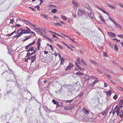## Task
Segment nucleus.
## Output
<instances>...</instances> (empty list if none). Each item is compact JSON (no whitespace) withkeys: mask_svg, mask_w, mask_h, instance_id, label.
Listing matches in <instances>:
<instances>
[{"mask_svg":"<svg viewBox=\"0 0 123 123\" xmlns=\"http://www.w3.org/2000/svg\"><path fill=\"white\" fill-rule=\"evenodd\" d=\"M9 81V84H8L7 86L11 87L15 86L16 85V83L17 82H15L14 80L12 79V77Z\"/></svg>","mask_w":123,"mask_h":123,"instance_id":"obj_1","label":"nucleus"},{"mask_svg":"<svg viewBox=\"0 0 123 123\" xmlns=\"http://www.w3.org/2000/svg\"><path fill=\"white\" fill-rule=\"evenodd\" d=\"M85 12V10L83 9H79L77 11V13L78 15H82Z\"/></svg>","mask_w":123,"mask_h":123,"instance_id":"obj_2","label":"nucleus"},{"mask_svg":"<svg viewBox=\"0 0 123 123\" xmlns=\"http://www.w3.org/2000/svg\"><path fill=\"white\" fill-rule=\"evenodd\" d=\"M8 70L9 71H10L11 73H10V79L11 78V77L12 76L14 77V79H15V80H16V76L15 75L14 73H13V71L10 68V69H9Z\"/></svg>","mask_w":123,"mask_h":123,"instance_id":"obj_3","label":"nucleus"},{"mask_svg":"<svg viewBox=\"0 0 123 123\" xmlns=\"http://www.w3.org/2000/svg\"><path fill=\"white\" fill-rule=\"evenodd\" d=\"M88 16L91 18H92L94 16L93 13L90 10H89L88 11Z\"/></svg>","mask_w":123,"mask_h":123,"instance_id":"obj_4","label":"nucleus"},{"mask_svg":"<svg viewBox=\"0 0 123 123\" xmlns=\"http://www.w3.org/2000/svg\"><path fill=\"white\" fill-rule=\"evenodd\" d=\"M73 67V65L71 63H70L69 65L67 67V68L65 69L66 71H68Z\"/></svg>","mask_w":123,"mask_h":123,"instance_id":"obj_5","label":"nucleus"},{"mask_svg":"<svg viewBox=\"0 0 123 123\" xmlns=\"http://www.w3.org/2000/svg\"><path fill=\"white\" fill-rule=\"evenodd\" d=\"M119 116L121 118H122L121 120V121H122L123 119V110H121L120 111L119 114Z\"/></svg>","mask_w":123,"mask_h":123,"instance_id":"obj_6","label":"nucleus"},{"mask_svg":"<svg viewBox=\"0 0 123 123\" xmlns=\"http://www.w3.org/2000/svg\"><path fill=\"white\" fill-rule=\"evenodd\" d=\"M114 24L116 25L117 27L119 28L120 30L122 29V27L119 24H117L116 22H114Z\"/></svg>","mask_w":123,"mask_h":123,"instance_id":"obj_7","label":"nucleus"},{"mask_svg":"<svg viewBox=\"0 0 123 123\" xmlns=\"http://www.w3.org/2000/svg\"><path fill=\"white\" fill-rule=\"evenodd\" d=\"M119 107L120 108H121L123 106V100L119 102Z\"/></svg>","mask_w":123,"mask_h":123,"instance_id":"obj_8","label":"nucleus"},{"mask_svg":"<svg viewBox=\"0 0 123 123\" xmlns=\"http://www.w3.org/2000/svg\"><path fill=\"white\" fill-rule=\"evenodd\" d=\"M84 78L86 80H89L90 78V77L89 75H85L84 76Z\"/></svg>","mask_w":123,"mask_h":123,"instance_id":"obj_9","label":"nucleus"},{"mask_svg":"<svg viewBox=\"0 0 123 123\" xmlns=\"http://www.w3.org/2000/svg\"><path fill=\"white\" fill-rule=\"evenodd\" d=\"M114 110L116 112H119L120 110L119 107H118L117 105L115 107Z\"/></svg>","mask_w":123,"mask_h":123,"instance_id":"obj_10","label":"nucleus"},{"mask_svg":"<svg viewBox=\"0 0 123 123\" xmlns=\"http://www.w3.org/2000/svg\"><path fill=\"white\" fill-rule=\"evenodd\" d=\"M52 102L54 104H55L57 105H58V104H59V103L54 99H53V100Z\"/></svg>","mask_w":123,"mask_h":123,"instance_id":"obj_11","label":"nucleus"},{"mask_svg":"<svg viewBox=\"0 0 123 123\" xmlns=\"http://www.w3.org/2000/svg\"><path fill=\"white\" fill-rule=\"evenodd\" d=\"M107 6L109 7L110 8H111L112 9H115L116 8L114 6H111L110 4H107Z\"/></svg>","mask_w":123,"mask_h":123,"instance_id":"obj_12","label":"nucleus"},{"mask_svg":"<svg viewBox=\"0 0 123 123\" xmlns=\"http://www.w3.org/2000/svg\"><path fill=\"white\" fill-rule=\"evenodd\" d=\"M22 31L23 32H22L23 34L28 33H29L28 32V30H25L24 29H23Z\"/></svg>","mask_w":123,"mask_h":123,"instance_id":"obj_13","label":"nucleus"},{"mask_svg":"<svg viewBox=\"0 0 123 123\" xmlns=\"http://www.w3.org/2000/svg\"><path fill=\"white\" fill-rule=\"evenodd\" d=\"M108 34L109 35L112 37L115 36L116 35L115 34L113 33H112L111 32H108Z\"/></svg>","mask_w":123,"mask_h":123,"instance_id":"obj_14","label":"nucleus"},{"mask_svg":"<svg viewBox=\"0 0 123 123\" xmlns=\"http://www.w3.org/2000/svg\"><path fill=\"white\" fill-rule=\"evenodd\" d=\"M61 33V34L62 35H63L64 36L66 37H67L70 40H71L73 42H75V43H77V42H75V41H73V40L71 38H70V37L69 36H67L66 35H64V34H63L62 33Z\"/></svg>","mask_w":123,"mask_h":123,"instance_id":"obj_15","label":"nucleus"},{"mask_svg":"<svg viewBox=\"0 0 123 123\" xmlns=\"http://www.w3.org/2000/svg\"><path fill=\"white\" fill-rule=\"evenodd\" d=\"M36 55H35L34 56H33V57L32 58V60L31 61V62H34V61L35 60L36 57Z\"/></svg>","mask_w":123,"mask_h":123,"instance_id":"obj_16","label":"nucleus"},{"mask_svg":"<svg viewBox=\"0 0 123 123\" xmlns=\"http://www.w3.org/2000/svg\"><path fill=\"white\" fill-rule=\"evenodd\" d=\"M49 31L51 33H54L55 35H58L59 36H60V37H62L61 36V35H59L57 33H55V32H52V31Z\"/></svg>","mask_w":123,"mask_h":123,"instance_id":"obj_17","label":"nucleus"},{"mask_svg":"<svg viewBox=\"0 0 123 123\" xmlns=\"http://www.w3.org/2000/svg\"><path fill=\"white\" fill-rule=\"evenodd\" d=\"M57 11V10L55 9H53L52 10H51V12L53 13H56Z\"/></svg>","mask_w":123,"mask_h":123,"instance_id":"obj_18","label":"nucleus"},{"mask_svg":"<svg viewBox=\"0 0 123 123\" xmlns=\"http://www.w3.org/2000/svg\"><path fill=\"white\" fill-rule=\"evenodd\" d=\"M65 59H63L62 58V59H61V62L60 64H62L63 63H64V62Z\"/></svg>","mask_w":123,"mask_h":123,"instance_id":"obj_19","label":"nucleus"},{"mask_svg":"<svg viewBox=\"0 0 123 123\" xmlns=\"http://www.w3.org/2000/svg\"><path fill=\"white\" fill-rule=\"evenodd\" d=\"M90 62L91 63L94 64V65H95L97 63L96 62H94L93 60H90Z\"/></svg>","mask_w":123,"mask_h":123,"instance_id":"obj_20","label":"nucleus"},{"mask_svg":"<svg viewBox=\"0 0 123 123\" xmlns=\"http://www.w3.org/2000/svg\"><path fill=\"white\" fill-rule=\"evenodd\" d=\"M98 81V80H94L92 84V86H94Z\"/></svg>","mask_w":123,"mask_h":123,"instance_id":"obj_21","label":"nucleus"},{"mask_svg":"<svg viewBox=\"0 0 123 123\" xmlns=\"http://www.w3.org/2000/svg\"><path fill=\"white\" fill-rule=\"evenodd\" d=\"M63 86V85H62L61 86V88L60 89V90H58L59 91H55V92L56 93H60V92H61V91L60 92H59L60 91H61V90H62V86Z\"/></svg>","mask_w":123,"mask_h":123,"instance_id":"obj_22","label":"nucleus"},{"mask_svg":"<svg viewBox=\"0 0 123 123\" xmlns=\"http://www.w3.org/2000/svg\"><path fill=\"white\" fill-rule=\"evenodd\" d=\"M99 18H100V20H101L104 23H105V20L102 18V17L101 16H99Z\"/></svg>","mask_w":123,"mask_h":123,"instance_id":"obj_23","label":"nucleus"},{"mask_svg":"<svg viewBox=\"0 0 123 123\" xmlns=\"http://www.w3.org/2000/svg\"><path fill=\"white\" fill-rule=\"evenodd\" d=\"M106 94L110 96L111 94V91L107 92L106 93Z\"/></svg>","mask_w":123,"mask_h":123,"instance_id":"obj_24","label":"nucleus"},{"mask_svg":"<svg viewBox=\"0 0 123 123\" xmlns=\"http://www.w3.org/2000/svg\"><path fill=\"white\" fill-rule=\"evenodd\" d=\"M114 48L117 51L118 50V48L117 45L116 44H115L114 45Z\"/></svg>","mask_w":123,"mask_h":123,"instance_id":"obj_25","label":"nucleus"},{"mask_svg":"<svg viewBox=\"0 0 123 123\" xmlns=\"http://www.w3.org/2000/svg\"><path fill=\"white\" fill-rule=\"evenodd\" d=\"M45 110L46 111L50 112H51L52 111L50 109H49V108L47 107L46 108V109Z\"/></svg>","mask_w":123,"mask_h":123,"instance_id":"obj_26","label":"nucleus"},{"mask_svg":"<svg viewBox=\"0 0 123 123\" xmlns=\"http://www.w3.org/2000/svg\"><path fill=\"white\" fill-rule=\"evenodd\" d=\"M73 4L74 6H77V3L75 2L74 1H73Z\"/></svg>","mask_w":123,"mask_h":123,"instance_id":"obj_27","label":"nucleus"},{"mask_svg":"<svg viewBox=\"0 0 123 123\" xmlns=\"http://www.w3.org/2000/svg\"><path fill=\"white\" fill-rule=\"evenodd\" d=\"M41 15L43 16L44 17V18H45L47 19H48V17L47 15H45L44 14H41Z\"/></svg>","mask_w":123,"mask_h":123,"instance_id":"obj_28","label":"nucleus"},{"mask_svg":"<svg viewBox=\"0 0 123 123\" xmlns=\"http://www.w3.org/2000/svg\"><path fill=\"white\" fill-rule=\"evenodd\" d=\"M29 23H30V25H31V26H33V28L35 29H37L36 28V25H34L33 24H31V23L29 22Z\"/></svg>","mask_w":123,"mask_h":123,"instance_id":"obj_29","label":"nucleus"},{"mask_svg":"<svg viewBox=\"0 0 123 123\" xmlns=\"http://www.w3.org/2000/svg\"><path fill=\"white\" fill-rule=\"evenodd\" d=\"M54 24H55V25L59 26H61V24L59 23H55Z\"/></svg>","mask_w":123,"mask_h":123,"instance_id":"obj_30","label":"nucleus"},{"mask_svg":"<svg viewBox=\"0 0 123 123\" xmlns=\"http://www.w3.org/2000/svg\"><path fill=\"white\" fill-rule=\"evenodd\" d=\"M61 17L62 18H63L64 20H67V18H66L65 16H63V15H61Z\"/></svg>","mask_w":123,"mask_h":123,"instance_id":"obj_31","label":"nucleus"},{"mask_svg":"<svg viewBox=\"0 0 123 123\" xmlns=\"http://www.w3.org/2000/svg\"><path fill=\"white\" fill-rule=\"evenodd\" d=\"M31 37V36H30L28 37L26 39H25L23 40V41H25L27 39H29V38L30 37Z\"/></svg>","mask_w":123,"mask_h":123,"instance_id":"obj_32","label":"nucleus"},{"mask_svg":"<svg viewBox=\"0 0 123 123\" xmlns=\"http://www.w3.org/2000/svg\"><path fill=\"white\" fill-rule=\"evenodd\" d=\"M97 71L100 74H101L103 72H102V71H100L99 69H98V68L97 69Z\"/></svg>","mask_w":123,"mask_h":123,"instance_id":"obj_33","label":"nucleus"},{"mask_svg":"<svg viewBox=\"0 0 123 123\" xmlns=\"http://www.w3.org/2000/svg\"><path fill=\"white\" fill-rule=\"evenodd\" d=\"M29 49L30 51H32L34 50V47H31Z\"/></svg>","mask_w":123,"mask_h":123,"instance_id":"obj_34","label":"nucleus"},{"mask_svg":"<svg viewBox=\"0 0 123 123\" xmlns=\"http://www.w3.org/2000/svg\"><path fill=\"white\" fill-rule=\"evenodd\" d=\"M47 45H48L50 47L51 49L53 51V48H52V46L51 45H50L48 43H47Z\"/></svg>","mask_w":123,"mask_h":123,"instance_id":"obj_35","label":"nucleus"},{"mask_svg":"<svg viewBox=\"0 0 123 123\" xmlns=\"http://www.w3.org/2000/svg\"><path fill=\"white\" fill-rule=\"evenodd\" d=\"M22 32V31H21V32L19 33L17 35L18 37H20L21 35L23 34Z\"/></svg>","mask_w":123,"mask_h":123,"instance_id":"obj_36","label":"nucleus"},{"mask_svg":"<svg viewBox=\"0 0 123 123\" xmlns=\"http://www.w3.org/2000/svg\"><path fill=\"white\" fill-rule=\"evenodd\" d=\"M65 101H66V103L68 102L70 103L71 102H73V100L72 99L69 100H66Z\"/></svg>","mask_w":123,"mask_h":123,"instance_id":"obj_37","label":"nucleus"},{"mask_svg":"<svg viewBox=\"0 0 123 123\" xmlns=\"http://www.w3.org/2000/svg\"><path fill=\"white\" fill-rule=\"evenodd\" d=\"M70 106L71 107H71V108L72 109V108H73L74 107V104H71Z\"/></svg>","mask_w":123,"mask_h":123,"instance_id":"obj_38","label":"nucleus"},{"mask_svg":"<svg viewBox=\"0 0 123 123\" xmlns=\"http://www.w3.org/2000/svg\"><path fill=\"white\" fill-rule=\"evenodd\" d=\"M117 88L119 90H121L123 91V89L122 88L119 86H118L117 87Z\"/></svg>","mask_w":123,"mask_h":123,"instance_id":"obj_39","label":"nucleus"},{"mask_svg":"<svg viewBox=\"0 0 123 123\" xmlns=\"http://www.w3.org/2000/svg\"><path fill=\"white\" fill-rule=\"evenodd\" d=\"M76 74L77 75H82L83 74H82L80 72H77L76 73Z\"/></svg>","mask_w":123,"mask_h":123,"instance_id":"obj_40","label":"nucleus"},{"mask_svg":"<svg viewBox=\"0 0 123 123\" xmlns=\"http://www.w3.org/2000/svg\"><path fill=\"white\" fill-rule=\"evenodd\" d=\"M30 47V46H29V45L28 44V45H27V46H26L25 47V49H28V48H29Z\"/></svg>","mask_w":123,"mask_h":123,"instance_id":"obj_41","label":"nucleus"},{"mask_svg":"<svg viewBox=\"0 0 123 123\" xmlns=\"http://www.w3.org/2000/svg\"><path fill=\"white\" fill-rule=\"evenodd\" d=\"M49 7L51 8H52V7H56V6L55 5H50L49 6Z\"/></svg>","mask_w":123,"mask_h":123,"instance_id":"obj_42","label":"nucleus"},{"mask_svg":"<svg viewBox=\"0 0 123 123\" xmlns=\"http://www.w3.org/2000/svg\"><path fill=\"white\" fill-rule=\"evenodd\" d=\"M64 109L66 110H68L69 109H71V107H67L65 108Z\"/></svg>","mask_w":123,"mask_h":123,"instance_id":"obj_43","label":"nucleus"},{"mask_svg":"<svg viewBox=\"0 0 123 123\" xmlns=\"http://www.w3.org/2000/svg\"><path fill=\"white\" fill-rule=\"evenodd\" d=\"M35 41H33L32 43H31L30 44H29V46H31L33 44H35Z\"/></svg>","mask_w":123,"mask_h":123,"instance_id":"obj_44","label":"nucleus"},{"mask_svg":"<svg viewBox=\"0 0 123 123\" xmlns=\"http://www.w3.org/2000/svg\"><path fill=\"white\" fill-rule=\"evenodd\" d=\"M113 98L115 100H116L117 98V95H115L113 97Z\"/></svg>","mask_w":123,"mask_h":123,"instance_id":"obj_45","label":"nucleus"},{"mask_svg":"<svg viewBox=\"0 0 123 123\" xmlns=\"http://www.w3.org/2000/svg\"><path fill=\"white\" fill-rule=\"evenodd\" d=\"M57 46L60 49H62L63 48V47L61 45H60L58 44H57Z\"/></svg>","mask_w":123,"mask_h":123,"instance_id":"obj_46","label":"nucleus"},{"mask_svg":"<svg viewBox=\"0 0 123 123\" xmlns=\"http://www.w3.org/2000/svg\"><path fill=\"white\" fill-rule=\"evenodd\" d=\"M85 114H88L89 113L88 111L86 110L84 112Z\"/></svg>","mask_w":123,"mask_h":123,"instance_id":"obj_47","label":"nucleus"},{"mask_svg":"<svg viewBox=\"0 0 123 123\" xmlns=\"http://www.w3.org/2000/svg\"><path fill=\"white\" fill-rule=\"evenodd\" d=\"M33 56H30V57H29L28 58V59H30V60H31V61L32 60V58L33 57Z\"/></svg>","mask_w":123,"mask_h":123,"instance_id":"obj_48","label":"nucleus"},{"mask_svg":"<svg viewBox=\"0 0 123 123\" xmlns=\"http://www.w3.org/2000/svg\"><path fill=\"white\" fill-rule=\"evenodd\" d=\"M23 20L24 21L26 24L28 23V24L29 25H30V23H29V22L25 20Z\"/></svg>","mask_w":123,"mask_h":123,"instance_id":"obj_49","label":"nucleus"},{"mask_svg":"<svg viewBox=\"0 0 123 123\" xmlns=\"http://www.w3.org/2000/svg\"><path fill=\"white\" fill-rule=\"evenodd\" d=\"M86 8L88 9H89V10H90V6L88 5H87L86 6Z\"/></svg>","mask_w":123,"mask_h":123,"instance_id":"obj_50","label":"nucleus"},{"mask_svg":"<svg viewBox=\"0 0 123 123\" xmlns=\"http://www.w3.org/2000/svg\"><path fill=\"white\" fill-rule=\"evenodd\" d=\"M102 12L104 13H105V14H107V15H108V14H108L107 12H106V11H104V10H102Z\"/></svg>","mask_w":123,"mask_h":123,"instance_id":"obj_51","label":"nucleus"},{"mask_svg":"<svg viewBox=\"0 0 123 123\" xmlns=\"http://www.w3.org/2000/svg\"><path fill=\"white\" fill-rule=\"evenodd\" d=\"M40 43H39V44L38 45L37 48L38 50L40 49Z\"/></svg>","mask_w":123,"mask_h":123,"instance_id":"obj_52","label":"nucleus"},{"mask_svg":"<svg viewBox=\"0 0 123 123\" xmlns=\"http://www.w3.org/2000/svg\"><path fill=\"white\" fill-rule=\"evenodd\" d=\"M35 7H36L37 8V10H39V8H40V7L39 6H36Z\"/></svg>","mask_w":123,"mask_h":123,"instance_id":"obj_53","label":"nucleus"},{"mask_svg":"<svg viewBox=\"0 0 123 123\" xmlns=\"http://www.w3.org/2000/svg\"><path fill=\"white\" fill-rule=\"evenodd\" d=\"M81 60L82 61V63L83 64L85 65H86V64L83 61V59H81Z\"/></svg>","mask_w":123,"mask_h":123,"instance_id":"obj_54","label":"nucleus"},{"mask_svg":"<svg viewBox=\"0 0 123 123\" xmlns=\"http://www.w3.org/2000/svg\"><path fill=\"white\" fill-rule=\"evenodd\" d=\"M30 53H27V56H26V57H29V56H30Z\"/></svg>","mask_w":123,"mask_h":123,"instance_id":"obj_55","label":"nucleus"},{"mask_svg":"<svg viewBox=\"0 0 123 123\" xmlns=\"http://www.w3.org/2000/svg\"><path fill=\"white\" fill-rule=\"evenodd\" d=\"M40 41V39H38V42L37 43V45H38L39 44V42Z\"/></svg>","mask_w":123,"mask_h":123,"instance_id":"obj_56","label":"nucleus"},{"mask_svg":"<svg viewBox=\"0 0 123 123\" xmlns=\"http://www.w3.org/2000/svg\"><path fill=\"white\" fill-rule=\"evenodd\" d=\"M111 81L113 84H116V83L115 81Z\"/></svg>","mask_w":123,"mask_h":123,"instance_id":"obj_57","label":"nucleus"},{"mask_svg":"<svg viewBox=\"0 0 123 123\" xmlns=\"http://www.w3.org/2000/svg\"><path fill=\"white\" fill-rule=\"evenodd\" d=\"M104 85L105 87H106L107 86V84L105 82L104 83Z\"/></svg>","mask_w":123,"mask_h":123,"instance_id":"obj_58","label":"nucleus"},{"mask_svg":"<svg viewBox=\"0 0 123 123\" xmlns=\"http://www.w3.org/2000/svg\"><path fill=\"white\" fill-rule=\"evenodd\" d=\"M118 37H123V35H118Z\"/></svg>","mask_w":123,"mask_h":123,"instance_id":"obj_59","label":"nucleus"},{"mask_svg":"<svg viewBox=\"0 0 123 123\" xmlns=\"http://www.w3.org/2000/svg\"><path fill=\"white\" fill-rule=\"evenodd\" d=\"M29 8H30L32 10H33V11H35V9H34L32 8V7H30Z\"/></svg>","mask_w":123,"mask_h":123,"instance_id":"obj_60","label":"nucleus"},{"mask_svg":"<svg viewBox=\"0 0 123 123\" xmlns=\"http://www.w3.org/2000/svg\"><path fill=\"white\" fill-rule=\"evenodd\" d=\"M116 112L115 111V110L114 109L113 112H112V113H113V115H114V114L115 113V112Z\"/></svg>","mask_w":123,"mask_h":123,"instance_id":"obj_61","label":"nucleus"},{"mask_svg":"<svg viewBox=\"0 0 123 123\" xmlns=\"http://www.w3.org/2000/svg\"><path fill=\"white\" fill-rule=\"evenodd\" d=\"M107 76L109 77V78H110V79H111V77L108 74H107Z\"/></svg>","mask_w":123,"mask_h":123,"instance_id":"obj_62","label":"nucleus"},{"mask_svg":"<svg viewBox=\"0 0 123 123\" xmlns=\"http://www.w3.org/2000/svg\"><path fill=\"white\" fill-rule=\"evenodd\" d=\"M10 20H11V21L10 22V23H13V20H12V19H10Z\"/></svg>","mask_w":123,"mask_h":123,"instance_id":"obj_63","label":"nucleus"},{"mask_svg":"<svg viewBox=\"0 0 123 123\" xmlns=\"http://www.w3.org/2000/svg\"><path fill=\"white\" fill-rule=\"evenodd\" d=\"M37 31L39 32L41 34H42V32L40 31V30H37Z\"/></svg>","mask_w":123,"mask_h":123,"instance_id":"obj_64","label":"nucleus"}]
</instances>
